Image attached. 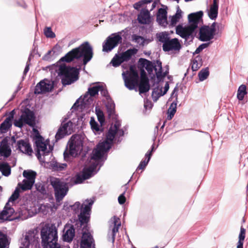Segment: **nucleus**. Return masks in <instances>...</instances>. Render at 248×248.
I'll return each instance as SVG.
<instances>
[{
  "mask_svg": "<svg viewBox=\"0 0 248 248\" xmlns=\"http://www.w3.org/2000/svg\"><path fill=\"white\" fill-rule=\"evenodd\" d=\"M124 134V130L123 129H119L117 132L116 136V140L117 143H119L121 142L122 139H121V137H123Z\"/></svg>",
  "mask_w": 248,
  "mask_h": 248,
  "instance_id": "obj_60",
  "label": "nucleus"
},
{
  "mask_svg": "<svg viewBox=\"0 0 248 248\" xmlns=\"http://www.w3.org/2000/svg\"><path fill=\"white\" fill-rule=\"evenodd\" d=\"M78 217L80 227H81L83 226V229L88 231L89 227L87 226V224L89 221L90 215L84 214V213H80L78 216Z\"/></svg>",
  "mask_w": 248,
  "mask_h": 248,
  "instance_id": "obj_28",
  "label": "nucleus"
},
{
  "mask_svg": "<svg viewBox=\"0 0 248 248\" xmlns=\"http://www.w3.org/2000/svg\"><path fill=\"white\" fill-rule=\"evenodd\" d=\"M150 12L148 10L143 8L138 16V20L140 24H146L150 22Z\"/></svg>",
  "mask_w": 248,
  "mask_h": 248,
  "instance_id": "obj_24",
  "label": "nucleus"
},
{
  "mask_svg": "<svg viewBox=\"0 0 248 248\" xmlns=\"http://www.w3.org/2000/svg\"><path fill=\"white\" fill-rule=\"evenodd\" d=\"M86 202H87V204L84 205V207L83 204L81 205L80 213H84V214L90 215L92 206L93 204L94 201L93 200L90 199L86 200Z\"/></svg>",
  "mask_w": 248,
  "mask_h": 248,
  "instance_id": "obj_33",
  "label": "nucleus"
},
{
  "mask_svg": "<svg viewBox=\"0 0 248 248\" xmlns=\"http://www.w3.org/2000/svg\"><path fill=\"white\" fill-rule=\"evenodd\" d=\"M203 15V12L202 11L191 13L188 16V26L183 27L182 25L179 24L176 27V34L185 39V44L189 40V42H192L196 34L195 30L198 28L200 22L202 21Z\"/></svg>",
  "mask_w": 248,
  "mask_h": 248,
  "instance_id": "obj_2",
  "label": "nucleus"
},
{
  "mask_svg": "<svg viewBox=\"0 0 248 248\" xmlns=\"http://www.w3.org/2000/svg\"><path fill=\"white\" fill-rule=\"evenodd\" d=\"M75 235V230L73 225H71L69 227L63 232L62 235L63 240L65 242H71Z\"/></svg>",
  "mask_w": 248,
  "mask_h": 248,
  "instance_id": "obj_25",
  "label": "nucleus"
},
{
  "mask_svg": "<svg viewBox=\"0 0 248 248\" xmlns=\"http://www.w3.org/2000/svg\"><path fill=\"white\" fill-rule=\"evenodd\" d=\"M129 182V181L127 182V184H126L124 186V188H125V190L124 191V192L123 193H122L118 197V202L121 205L124 204L125 203V201H126V198H125V197L124 195H125V192L127 190V189L128 188L127 186Z\"/></svg>",
  "mask_w": 248,
  "mask_h": 248,
  "instance_id": "obj_53",
  "label": "nucleus"
},
{
  "mask_svg": "<svg viewBox=\"0 0 248 248\" xmlns=\"http://www.w3.org/2000/svg\"><path fill=\"white\" fill-rule=\"evenodd\" d=\"M122 37L119 33H112L106 39V42L103 44V51L109 52L118 44L122 43Z\"/></svg>",
  "mask_w": 248,
  "mask_h": 248,
  "instance_id": "obj_12",
  "label": "nucleus"
},
{
  "mask_svg": "<svg viewBox=\"0 0 248 248\" xmlns=\"http://www.w3.org/2000/svg\"><path fill=\"white\" fill-rule=\"evenodd\" d=\"M34 182H35L24 179L22 182L23 184H22L20 183H18V186H19L20 188L23 191L30 190L33 186Z\"/></svg>",
  "mask_w": 248,
  "mask_h": 248,
  "instance_id": "obj_35",
  "label": "nucleus"
},
{
  "mask_svg": "<svg viewBox=\"0 0 248 248\" xmlns=\"http://www.w3.org/2000/svg\"><path fill=\"white\" fill-rule=\"evenodd\" d=\"M80 247L81 248H95L94 240L90 232H82Z\"/></svg>",
  "mask_w": 248,
  "mask_h": 248,
  "instance_id": "obj_16",
  "label": "nucleus"
},
{
  "mask_svg": "<svg viewBox=\"0 0 248 248\" xmlns=\"http://www.w3.org/2000/svg\"><path fill=\"white\" fill-rule=\"evenodd\" d=\"M175 96L176 97L175 100L173 101V102L170 104L168 111V116L167 119L168 120H170L173 117L175 113L176 112L177 108V94L176 93L175 94Z\"/></svg>",
  "mask_w": 248,
  "mask_h": 248,
  "instance_id": "obj_29",
  "label": "nucleus"
},
{
  "mask_svg": "<svg viewBox=\"0 0 248 248\" xmlns=\"http://www.w3.org/2000/svg\"><path fill=\"white\" fill-rule=\"evenodd\" d=\"M158 87H157L153 89L152 94V96L154 101H156L159 97L161 96H163L162 94V90L160 89V92H158Z\"/></svg>",
  "mask_w": 248,
  "mask_h": 248,
  "instance_id": "obj_51",
  "label": "nucleus"
},
{
  "mask_svg": "<svg viewBox=\"0 0 248 248\" xmlns=\"http://www.w3.org/2000/svg\"><path fill=\"white\" fill-rule=\"evenodd\" d=\"M107 112L109 118H113L115 115V105L112 99L104 101Z\"/></svg>",
  "mask_w": 248,
  "mask_h": 248,
  "instance_id": "obj_26",
  "label": "nucleus"
},
{
  "mask_svg": "<svg viewBox=\"0 0 248 248\" xmlns=\"http://www.w3.org/2000/svg\"><path fill=\"white\" fill-rule=\"evenodd\" d=\"M100 88H101V86L99 85L89 88L88 91L84 94L83 99L80 102V104H79V100L81 97L78 98L74 104L71 108L72 112H73L74 110H78L79 107L82 108L83 106L90 104V102L93 101L91 97L98 94Z\"/></svg>",
  "mask_w": 248,
  "mask_h": 248,
  "instance_id": "obj_7",
  "label": "nucleus"
},
{
  "mask_svg": "<svg viewBox=\"0 0 248 248\" xmlns=\"http://www.w3.org/2000/svg\"><path fill=\"white\" fill-rule=\"evenodd\" d=\"M148 164V161H146V159L142 160L137 167V170H144Z\"/></svg>",
  "mask_w": 248,
  "mask_h": 248,
  "instance_id": "obj_64",
  "label": "nucleus"
},
{
  "mask_svg": "<svg viewBox=\"0 0 248 248\" xmlns=\"http://www.w3.org/2000/svg\"><path fill=\"white\" fill-rule=\"evenodd\" d=\"M67 165L66 163H61L57 161L51 163L50 166L54 171H62L65 169Z\"/></svg>",
  "mask_w": 248,
  "mask_h": 248,
  "instance_id": "obj_38",
  "label": "nucleus"
},
{
  "mask_svg": "<svg viewBox=\"0 0 248 248\" xmlns=\"http://www.w3.org/2000/svg\"><path fill=\"white\" fill-rule=\"evenodd\" d=\"M219 0H213V3L209 10H207V13L209 17L211 20H216L218 15Z\"/></svg>",
  "mask_w": 248,
  "mask_h": 248,
  "instance_id": "obj_22",
  "label": "nucleus"
},
{
  "mask_svg": "<svg viewBox=\"0 0 248 248\" xmlns=\"http://www.w3.org/2000/svg\"><path fill=\"white\" fill-rule=\"evenodd\" d=\"M215 35L213 30H211L209 26L204 25L200 29L199 39L202 42L209 41L214 38Z\"/></svg>",
  "mask_w": 248,
  "mask_h": 248,
  "instance_id": "obj_15",
  "label": "nucleus"
},
{
  "mask_svg": "<svg viewBox=\"0 0 248 248\" xmlns=\"http://www.w3.org/2000/svg\"><path fill=\"white\" fill-rule=\"evenodd\" d=\"M90 124L93 131L99 133V131H102L100 129L98 124L94 120L93 118H91Z\"/></svg>",
  "mask_w": 248,
  "mask_h": 248,
  "instance_id": "obj_49",
  "label": "nucleus"
},
{
  "mask_svg": "<svg viewBox=\"0 0 248 248\" xmlns=\"http://www.w3.org/2000/svg\"><path fill=\"white\" fill-rule=\"evenodd\" d=\"M20 188L17 186L12 195L9 198L7 202L6 203L3 209L0 213V222L3 223L6 221H12L13 218H11L15 212V210L11 207L9 204L10 202H14L19 197Z\"/></svg>",
  "mask_w": 248,
  "mask_h": 248,
  "instance_id": "obj_6",
  "label": "nucleus"
},
{
  "mask_svg": "<svg viewBox=\"0 0 248 248\" xmlns=\"http://www.w3.org/2000/svg\"><path fill=\"white\" fill-rule=\"evenodd\" d=\"M46 144L45 143H42V144H39L36 147V155L37 157V158L40 161L41 158V155L40 153L41 151H42L43 152V155H48L49 154H50V151H47V147H46Z\"/></svg>",
  "mask_w": 248,
  "mask_h": 248,
  "instance_id": "obj_30",
  "label": "nucleus"
},
{
  "mask_svg": "<svg viewBox=\"0 0 248 248\" xmlns=\"http://www.w3.org/2000/svg\"><path fill=\"white\" fill-rule=\"evenodd\" d=\"M130 69L131 72L128 76H127V78L138 83L139 78L138 72L136 70H134L132 66H131Z\"/></svg>",
  "mask_w": 248,
  "mask_h": 248,
  "instance_id": "obj_47",
  "label": "nucleus"
},
{
  "mask_svg": "<svg viewBox=\"0 0 248 248\" xmlns=\"http://www.w3.org/2000/svg\"><path fill=\"white\" fill-rule=\"evenodd\" d=\"M44 33L47 38H54L56 36L51 27H46L44 30Z\"/></svg>",
  "mask_w": 248,
  "mask_h": 248,
  "instance_id": "obj_54",
  "label": "nucleus"
},
{
  "mask_svg": "<svg viewBox=\"0 0 248 248\" xmlns=\"http://www.w3.org/2000/svg\"><path fill=\"white\" fill-rule=\"evenodd\" d=\"M202 60L201 57L199 56H197L196 58L193 61L191 68L193 71H196L198 70L199 68L201 66L202 64L199 63L198 61Z\"/></svg>",
  "mask_w": 248,
  "mask_h": 248,
  "instance_id": "obj_50",
  "label": "nucleus"
},
{
  "mask_svg": "<svg viewBox=\"0 0 248 248\" xmlns=\"http://www.w3.org/2000/svg\"><path fill=\"white\" fill-rule=\"evenodd\" d=\"M25 124H28L31 127L35 125V116L34 112L28 108H25L22 111V114L18 120H15V126L22 128Z\"/></svg>",
  "mask_w": 248,
  "mask_h": 248,
  "instance_id": "obj_9",
  "label": "nucleus"
},
{
  "mask_svg": "<svg viewBox=\"0 0 248 248\" xmlns=\"http://www.w3.org/2000/svg\"><path fill=\"white\" fill-rule=\"evenodd\" d=\"M50 183L54 189L56 201L57 202H61L68 193V183L56 177L51 178Z\"/></svg>",
  "mask_w": 248,
  "mask_h": 248,
  "instance_id": "obj_5",
  "label": "nucleus"
},
{
  "mask_svg": "<svg viewBox=\"0 0 248 248\" xmlns=\"http://www.w3.org/2000/svg\"><path fill=\"white\" fill-rule=\"evenodd\" d=\"M247 93L248 92L247 91L246 86L244 84H242L239 87L237 91V99L240 101L243 100L244 98L245 95H246Z\"/></svg>",
  "mask_w": 248,
  "mask_h": 248,
  "instance_id": "obj_36",
  "label": "nucleus"
},
{
  "mask_svg": "<svg viewBox=\"0 0 248 248\" xmlns=\"http://www.w3.org/2000/svg\"><path fill=\"white\" fill-rule=\"evenodd\" d=\"M44 140V138L40 134H38V135H36L35 136V144L36 146L39 145V144L42 145V143H45Z\"/></svg>",
  "mask_w": 248,
  "mask_h": 248,
  "instance_id": "obj_62",
  "label": "nucleus"
},
{
  "mask_svg": "<svg viewBox=\"0 0 248 248\" xmlns=\"http://www.w3.org/2000/svg\"><path fill=\"white\" fill-rule=\"evenodd\" d=\"M137 51L138 50L135 48L128 49L119 55V58L121 59L123 62H127L132 58V56L136 54Z\"/></svg>",
  "mask_w": 248,
  "mask_h": 248,
  "instance_id": "obj_27",
  "label": "nucleus"
},
{
  "mask_svg": "<svg viewBox=\"0 0 248 248\" xmlns=\"http://www.w3.org/2000/svg\"><path fill=\"white\" fill-rule=\"evenodd\" d=\"M93 48L88 42H84L78 47L73 48L67 53L60 60L62 62L67 63L73 61L75 59L82 58V64L84 65L83 70L85 71V66L89 62L93 57Z\"/></svg>",
  "mask_w": 248,
  "mask_h": 248,
  "instance_id": "obj_1",
  "label": "nucleus"
},
{
  "mask_svg": "<svg viewBox=\"0 0 248 248\" xmlns=\"http://www.w3.org/2000/svg\"><path fill=\"white\" fill-rule=\"evenodd\" d=\"M121 125V122L119 120H116L114 124L110 126L106 134V138L108 140L113 142L117 132L119 129H120Z\"/></svg>",
  "mask_w": 248,
  "mask_h": 248,
  "instance_id": "obj_20",
  "label": "nucleus"
},
{
  "mask_svg": "<svg viewBox=\"0 0 248 248\" xmlns=\"http://www.w3.org/2000/svg\"><path fill=\"white\" fill-rule=\"evenodd\" d=\"M153 0H141L137 2H136L133 7L136 10H139L143 5L150 3Z\"/></svg>",
  "mask_w": 248,
  "mask_h": 248,
  "instance_id": "obj_56",
  "label": "nucleus"
},
{
  "mask_svg": "<svg viewBox=\"0 0 248 248\" xmlns=\"http://www.w3.org/2000/svg\"><path fill=\"white\" fill-rule=\"evenodd\" d=\"M132 39L136 43L140 44V45L144 46L145 40L143 37L134 34L132 35Z\"/></svg>",
  "mask_w": 248,
  "mask_h": 248,
  "instance_id": "obj_57",
  "label": "nucleus"
},
{
  "mask_svg": "<svg viewBox=\"0 0 248 248\" xmlns=\"http://www.w3.org/2000/svg\"><path fill=\"white\" fill-rule=\"evenodd\" d=\"M103 165V162H93L88 167L84 168L82 172L86 179H88L96 174Z\"/></svg>",
  "mask_w": 248,
  "mask_h": 248,
  "instance_id": "obj_14",
  "label": "nucleus"
},
{
  "mask_svg": "<svg viewBox=\"0 0 248 248\" xmlns=\"http://www.w3.org/2000/svg\"><path fill=\"white\" fill-rule=\"evenodd\" d=\"M155 74L157 78L156 84H158L160 82L163 80L165 77H163L162 70H158L155 72Z\"/></svg>",
  "mask_w": 248,
  "mask_h": 248,
  "instance_id": "obj_63",
  "label": "nucleus"
},
{
  "mask_svg": "<svg viewBox=\"0 0 248 248\" xmlns=\"http://www.w3.org/2000/svg\"><path fill=\"white\" fill-rule=\"evenodd\" d=\"M68 118H65L55 135L56 141L64 138L65 136L71 134L73 131V123L69 121L66 122Z\"/></svg>",
  "mask_w": 248,
  "mask_h": 248,
  "instance_id": "obj_11",
  "label": "nucleus"
},
{
  "mask_svg": "<svg viewBox=\"0 0 248 248\" xmlns=\"http://www.w3.org/2000/svg\"><path fill=\"white\" fill-rule=\"evenodd\" d=\"M122 76L125 87L130 90H134L135 88V86L137 85L138 83L127 78L124 72H123Z\"/></svg>",
  "mask_w": 248,
  "mask_h": 248,
  "instance_id": "obj_34",
  "label": "nucleus"
},
{
  "mask_svg": "<svg viewBox=\"0 0 248 248\" xmlns=\"http://www.w3.org/2000/svg\"><path fill=\"white\" fill-rule=\"evenodd\" d=\"M114 220H113V224L114 226L112 229V230L110 231L111 233H112V237L113 239H114V235H116V232H118L119 227L121 226V223H118V220L119 218L114 217Z\"/></svg>",
  "mask_w": 248,
  "mask_h": 248,
  "instance_id": "obj_46",
  "label": "nucleus"
},
{
  "mask_svg": "<svg viewBox=\"0 0 248 248\" xmlns=\"http://www.w3.org/2000/svg\"><path fill=\"white\" fill-rule=\"evenodd\" d=\"M101 86V88L99 89V92H100L101 95L102 96L105 97L106 100L105 101H107L109 99H111L106 86L103 85Z\"/></svg>",
  "mask_w": 248,
  "mask_h": 248,
  "instance_id": "obj_52",
  "label": "nucleus"
},
{
  "mask_svg": "<svg viewBox=\"0 0 248 248\" xmlns=\"http://www.w3.org/2000/svg\"><path fill=\"white\" fill-rule=\"evenodd\" d=\"M182 46L177 38L170 39L166 44H163L162 48L165 52L171 50L179 51Z\"/></svg>",
  "mask_w": 248,
  "mask_h": 248,
  "instance_id": "obj_17",
  "label": "nucleus"
},
{
  "mask_svg": "<svg viewBox=\"0 0 248 248\" xmlns=\"http://www.w3.org/2000/svg\"><path fill=\"white\" fill-rule=\"evenodd\" d=\"M0 171L3 175L8 176L11 172V167L7 162H0Z\"/></svg>",
  "mask_w": 248,
  "mask_h": 248,
  "instance_id": "obj_32",
  "label": "nucleus"
},
{
  "mask_svg": "<svg viewBox=\"0 0 248 248\" xmlns=\"http://www.w3.org/2000/svg\"><path fill=\"white\" fill-rule=\"evenodd\" d=\"M83 148V142L78 136L73 135L69 144V151L67 149L63 153L64 159L67 160L70 156L76 155Z\"/></svg>",
  "mask_w": 248,
  "mask_h": 248,
  "instance_id": "obj_10",
  "label": "nucleus"
},
{
  "mask_svg": "<svg viewBox=\"0 0 248 248\" xmlns=\"http://www.w3.org/2000/svg\"><path fill=\"white\" fill-rule=\"evenodd\" d=\"M11 149L8 145L7 138H4L1 141L0 145V156L8 157L11 154Z\"/></svg>",
  "mask_w": 248,
  "mask_h": 248,
  "instance_id": "obj_21",
  "label": "nucleus"
},
{
  "mask_svg": "<svg viewBox=\"0 0 248 248\" xmlns=\"http://www.w3.org/2000/svg\"><path fill=\"white\" fill-rule=\"evenodd\" d=\"M54 87L53 82L44 79L37 84L34 89V93L39 94L51 91Z\"/></svg>",
  "mask_w": 248,
  "mask_h": 248,
  "instance_id": "obj_13",
  "label": "nucleus"
},
{
  "mask_svg": "<svg viewBox=\"0 0 248 248\" xmlns=\"http://www.w3.org/2000/svg\"><path fill=\"white\" fill-rule=\"evenodd\" d=\"M210 44V43H203L200 45L196 49L195 52L193 53V55L199 54L204 48L207 47Z\"/></svg>",
  "mask_w": 248,
  "mask_h": 248,
  "instance_id": "obj_59",
  "label": "nucleus"
},
{
  "mask_svg": "<svg viewBox=\"0 0 248 248\" xmlns=\"http://www.w3.org/2000/svg\"><path fill=\"white\" fill-rule=\"evenodd\" d=\"M87 180L82 172L81 174H77L75 178H72L70 179V182L72 183L71 186L82 183L84 180Z\"/></svg>",
  "mask_w": 248,
  "mask_h": 248,
  "instance_id": "obj_41",
  "label": "nucleus"
},
{
  "mask_svg": "<svg viewBox=\"0 0 248 248\" xmlns=\"http://www.w3.org/2000/svg\"><path fill=\"white\" fill-rule=\"evenodd\" d=\"M15 114V109H13L9 112L8 116L0 124V130L1 133H3L6 132L8 130V129L12 126V122L14 119Z\"/></svg>",
  "mask_w": 248,
  "mask_h": 248,
  "instance_id": "obj_19",
  "label": "nucleus"
},
{
  "mask_svg": "<svg viewBox=\"0 0 248 248\" xmlns=\"http://www.w3.org/2000/svg\"><path fill=\"white\" fill-rule=\"evenodd\" d=\"M55 47L51 50H49L47 52L43 57L42 59L45 61L50 62L52 61L55 58V51H54Z\"/></svg>",
  "mask_w": 248,
  "mask_h": 248,
  "instance_id": "obj_45",
  "label": "nucleus"
},
{
  "mask_svg": "<svg viewBox=\"0 0 248 248\" xmlns=\"http://www.w3.org/2000/svg\"><path fill=\"white\" fill-rule=\"evenodd\" d=\"M79 68L66 66L65 64H61L59 68L58 74L62 80L63 86L68 85L78 79L79 70L81 65H79Z\"/></svg>",
  "mask_w": 248,
  "mask_h": 248,
  "instance_id": "obj_4",
  "label": "nucleus"
},
{
  "mask_svg": "<svg viewBox=\"0 0 248 248\" xmlns=\"http://www.w3.org/2000/svg\"><path fill=\"white\" fill-rule=\"evenodd\" d=\"M156 37L160 42L163 44H166L167 41L170 39V37L168 32L164 31L161 32L156 34Z\"/></svg>",
  "mask_w": 248,
  "mask_h": 248,
  "instance_id": "obj_40",
  "label": "nucleus"
},
{
  "mask_svg": "<svg viewBox=\"0 0 248 248\" xmlns=\"http://www.w3.org/2000/svg\"><path fill=\"white\" fill-rule=\"evenodd\" d=\"M119 57V55L116 54L111 60L110 63L112 64L114 67H117L123 62Z\"/></svg>",
  "mask_w": 248,
  "mask_h": 248,
  "instance_id": "obj_55",
  "label": "nucleus"
},
{
  "mask_svg": "<svg viewBox=\"0 0 248 248\" xmlns=\"http://www.w3.org/2000/svg\"><path fill=\"white\" fill-rule=\"evenodd\" d=\"M246 230L242 226L239 234V240L237 243V248H243V243L245 238Z\"/></svg>",
  "mask_w": 248,
  "mask_h": 248,
  "instance_id": "obj_42",
  "label": "nucleus"
},
{
  "mask_svg": "<svg viewBox=\"0 0 248 248\" xmlns=\"http://www.w3.org/2000/svg\"><path fill=\"white\" fill-rule=\"evenodd\" d=\"M16 146L17 150L29 155H31L33 152L31 144L27 140L21 139L18 140Z\"/></svg>",
  "mask_w": 248,
  "mask_h": 248,
  "instance_id": "obj_18",
  "label": "nucleus"
},
{
  "mask_svg": "<svg viewBox=\"0 0 248 248\" xmlns=\"http://www.w3.org/2000/svg\"><path fill=\"white\" fill-rule=\"evenodd\" d=\"M35 187L37 191L42 195H46L47 194V190L46 188L45 185L41 183H37L35 184Z\"/></svg>",
  "mask_w": 248,
  "mask_h": 248,
  "instance_id": "obj_48",
  "label": "nucleus"
},
{
  "mask_svg": "<svg viewBox=\"0 0 248 248\" xmlns=\"http://www.w3.org/2000/svg\"><path fill=\"white\" fill-rule=\"evenodd\" d=\"M81 204L79 202H77L73 205L69 206L71 210L73 211L74 214H77L79 212V209L81 208Z\"/></svg>",
  "mask_w": 248,
  "mask_h": 248,
  "instance_id": "obj_58",
  "label": "nucleus"
},
{
  "mask_svg": "<svg viewBox=\"0 0 248 248\" xmlns=\"http://www.w3.org/2000/svg\"><path fill=\"white\" fill-rule=\"evenodd\" d=\"M182 14L183 12L180 9L179 6H177L176 13L171 17L170 26L171 27L175 26L179 20L182 17Z\"/></svg>",
  "mask_w": 248,
  "mask_h": 248,
  "instance_id": "obj_31",
  "label": "nucleus"
},
{
  "mask_svg": "<svg viewBox=\"0 0 248 248\" xmlns=\"http://www.w3.org/2000/svg\"><path fill=\"white\" fill-rule=\"evenodd\" d=\"M8 246L7 235L0 231V248H8Z\"/></svg>",
  "mask_w": 248,
  "mask_h": 248,
  "instance_id": "obj_43",
  "label": "nucleus"
},
{
  "mask_svg": "<svg viewBox=\"0 0 248 248\" xmlns=\"http://www.w3.org/2000/svg\"><path fill=\"white\" fill-rule=\"evenodd\" d=\"M209 75V71L208 67L202 69L198 74L199 80L202 81L205 80Z\"/></svg>",
  "mask_w": 248,
  "mask_h": 248,
  "instance_id": "obj_44",
  "label": "nucleus"
},
{
  "mask_svg": "<svg viewBox=\"0 0 248 248\" xmlns=\"http://www.w3.org/2000/svg\"><path fill=\"white\" fill-rule=\"evenodd\" d=\"M139 62H140L141 64L144 66L146 70L148 72L149 74L153 72V70L156 72L157 68L155 62H153L146 59L140 58L139 59Z\"/></svg>",
  "mask_w": 248,
  "mask_h": 248,
  "instance_id": "obj_23",
  "label": "nucleus"
},
{
  "mask_svg": "<svg viewBox=\"0 0 248 248\" xmlns=\"http://www.w3.org/2000/svg\"><path fill=\"white\" fill-rule=\"evenodd\" d=\"M113 142H110L106 138L105 140L99 142L96 146V148L94 149L92 152L91 158L95 160L94 162H104L105 160H102L104 153L108 152L111 148Z\"/></svg>",
  "mask_w": 248,
  "mask_h": 248,
  "instance_id": "obj_8",
  "label": "nucleus"
},
{
  "mask_svg": "<svg viewBox=\"0 0 248 248\" xmlns=\"http://www.w3.org/2000/svg\"><path fill=\"white\" fill-rule=\"evenodd\" d=\"M41 244L43 248H62L58 243L57 229L54 225L41 230Z\"/></svg>",
  "mask_w": 248,
  "mask_h": 248,
  "instance_id": "obj_3",
  "label": "nucleus"
},
{
  "mask_svg": "<svg viewBox=\"0 0 248 248\" xmlns=\"http://www.w3.org/2000/svg\"><path fill=\"white\" fill-rule=\"evenodd\" d=\"M96 114L98 118V120L102 125L105 122V117L103 112L101 110H96Z\"/></svg>",
  "mask_w": 248,
  "mask_h": 248,
  "instance_id": "obj_61",
  "label": "nucleus"
},
{
  "mask_svg": "<svg viewBox=\"0 0 248 248\" xmlns=\"http://www.w3.org/2000/svg\"><path fill=\"white\" fill-rule=\"evenodd\" d=\"M36 172L32 170H25L23 172V176L27 180L35 182Z\"/></svg>",
  "mask_w": 248,
  "mask_h": 248,
  "instance_id": "obj_39",
  "label": "nucleus"
},
{
  "mask_svg": "<svg viewBox=\"0 0 248 248\" xmlns=\"http://www.w3.org/2000/svg\"><path fill=\"white\" fill-rule=\"evenodd\" d=\"M149 81H142L139 85V91L140 94L148 92L150 90Z\"/></svg>",
  "mask_w": 248,
  "mask_h": 248,
  "instance_id": "obj_37",
  "label": "nucleus"
}]
</instances>
